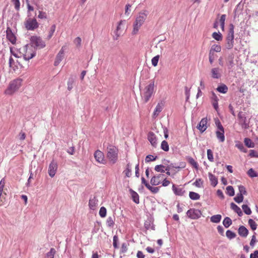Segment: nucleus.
I'll return each instance as SVG.
<instances>
[{"mask_svg":"<svg viewBox=\"0 0 258 258\" xmlns=\"http://www.w3.org/2000/svg\"><path fill=\"white\" fill-rule=\"evenodd\" d=\"M107 158L109 160L110 163L114 164L118 160V149L114 146L109 145L107 147Z\"/></svg>","mask_w":258,"mask_h":258,"instance_id":"1","label":"nucleus"},{"mask_svg":"<svg viewBox=\"0 0 258 258\" xmlns=\"http://www.w3.org/2000/svg\"><path fill=\"white\" fill-rule=\"evenodd\" d=\"M155 84L154 81H151L144 89L141 96L143 99L144 102H148L150 98L154 93Z\"/></svg>","mask_w":258,"mask_h":258,"instance_id":"2","label":"nucleus"},{"mask_svg":"<svg viewBox=\"0 0 258 258\" xmlns=\"http://www.w3.org/2000/svg\"><path fill=\"white\" fill-rule=\"evenodd\" d=\"M146 18L147 14L145 12H142L139 14V16L137 17L133 25L134 28L132 32L133 34L135 35L138 33L140 28L143 24Z\"/></svg>","mask_w":258,"mask_h":258,"instance_id":"3","label":"nucleus"},{"mask_svg":"<svg viewBox=\"0 0 258 258\" xmlns=\"http://www.w3.org/2000/svg\"><path fill=\"white\" fill-rule=\"evenodd\" d=\"M22 79L18 78L12 81L5 91V94L12 95L21 86Z\"/></svg>","mask_w":258,"mask_h":258,"instance_id":"4","label":"nucleus"},{"mask_svg":"<svg viewBox=\"0 0 258 258\" xmlns=\"http://www.w3.org/2000/svg\"><path fill=\"white\" fill-rule=\"evenodd\" d=\"M30 45L35 49H42L45 47V42L40 36H32L30 39Z\"/></svg>","mask_w":258,"mask_h":258,"instance_id":"5","label":"nucleus"},{"mask_svg":"<svg viewBox=\"0 0 258 258\" xmlns=\"http://www.w3.org/2000/svg\"><path fill=\"white\" fill-rule=\"evenodd\" d=\"M234 25L230 24L229 25L228 33L226 37V48L228 49H232L234 46Z\"/></svg>","mask_w":258,"mask_h":258,"instance_id":"6","label":"nucleus"},{"mask_svg":"<svg viewBox=\"0 0 258 258\" xmlns=\"http://www.w3.org/2000/svg\"><path fill=\"white\" fill-rule=\"evenodd\" d=\"M25 27L29 31H34L39 27V23L35 18H29L24 22Z\"/></svg>","mask_w":258,"mask_h":258,"instance_id":"7","label":"nucleus"},{"mask_svg":"<svg viewBox=\"0 0 258 258\" xmlns=\"http://www.w3.org/2000/svg\"><path fill=\"white\" fill-rule=\"evenodd\" d=\"M187 216L191 219H198L202 216V212L199 209L191 208L186 212Z\"/></svg>","mask_w":258,"mask_h":258,"instance_id":"8","label":"nucleus"},{"mask_svg":"<svg viewBox=\"0 0 258 258\" xmlns=\"http://www.w3.org/2000/svg\"><path fill=\"white\" fill-rule=\"evenodd\" d=\"M238 118L239 123L243 128L247 129L249 127V122L247 121L244 113L242 111H240L238 114Z\"/></svg>","mask_w":258,"mask_h":258,"instance_id":"9","label":"nucleus"},{"mask_svg":"<svg viewBox=\"0 0 258 258\" xmlns=\"http://www.w3.org/2000/svg\"><path fill=\"white\" fill-rule=\"evenodd\" d=\"M57 169V164L53 160L51 162L48 166V173L51 177L54 176Z\"/></svg>","mask_w":258,"mask_h":258,"instance_id":"10","label":"nucleus"},{"mask_svg":"<svg viewBox=\"0 0 258 258\" xmlns=\"http://www.w3.org/2000/svg\"><path fill=\"white\" fill-rule=\"evenodd\" d=\"M94 156L96 161L97 162L103 164H105L106 163V160L104 159V154L101 151H96L94 154Z\"/></svg>","mask_w":258,"mask_h":258,"instance_id":"11","label":"nucleus"},{"mask_svg":"<svg viewBox=\"0 0 258 258\" xmlns=\"http://www.w3.org/2000/svg\"><path fill=\"white\" fill-rule=\"evenodd\" d=\"M6 37L7 39L11 42L13 44H15L16 42V37L12 32L11 28L7 27L6 30Z\"/></svg>","mask_w":258,"mask_h":258,"instance_id":"12","label":"nucleus"},{"mask_svg":"<svg viewBox=\"0 0 258 258\" xmlns=\"http://www.w3.org/2000/svg\"><path fill=\"white\" fill-rule=\"evenodd\" d=\"M64 46H62L61 49L59 50V52L56 56L55 61L54 62V65L55 66H57L60 61L63 59L64 57Z\"/></svg>","mask_w":258,"mask_h":258,"instance_id":"13","label":"nucleus"},{"mask_svg":"<svg viewBox=\"0 0 258 258\" xmlns=\"http://www.w3.org/2000/svg\"><path fill=\"white\" fill-rule=\"evenodd\" d=\"M154 219L152 217H148V219L145 221L144 223V227L146 230H148L151 228L153 230H155V226L154 225Z\"/></svg>","mask_w":258,"mask_h":258,"instance_id":"14","label":"nucleus"},{"mask_svg":"<svg viewBox=\"0 0 258 258\" xmlns=\"http://www.w3.org/2000/svg\"><path fill=\"white\" fill-rule=\"evenodd\" d=\"M29 46L28 44L25 45L24 46V49L26 50V53L23 55L24 59L25 60H29V59L32 58L36 55V51H34L32 52L28 51V47Z\"/></svg>","mask_w":258,"mask_h":258,"instance_id":"15","label":"nucleus"},{"mask_svg":"<svg viewBox=\"0 0 258 258\" xmlns=\"http://www.w3.org/2000/svg\"><path fill=\"white\" fill-rule=\"evenodd\" d=\"M207 118H203L199 123L197 125L198 129L201 132L203 133L206 131L207 128Z\"/></svg>","mask_w":258,"mask_h":258,"instance_id":"16","label":"nucleus"},{"mask_svg":"<svg viewBox=\"0 0 258 258\" xmlns=\"http://www.w3.org/2000/svg\"><path fill=\"white\" fill-rule=\"evenodd\" d=\"M222 76L220 70L218 68H214L211 70V77L213 79H219Z\"/></svg>","mask_w":258,"mask_h":258,"instance_id":"17","label":"nucleus"},{"mask_svg":"<svg viewBox=\"0 0 258 258\" xmlns=\"http://www.w3.org/2000/svg\"><path fill=\"white\" fill-rule=\"evenodd\" d=\"M148 139L153 147H156L157 139H156V137L153 132H150L148 133Z\"/></svg>","mask_w":258,"mask_h":258,"instance_id":"18","label":"nucleus"},{"mask_svg":"<svg viewBox=\"0 0 258 258\" xmlns=\"http://www.w3.org/2000/svg\"><path fill=\"white\" fill-rule=\"evenodd\" d=\"M238 234L243 237H246L249 233L248 229L244 226H240L238 229Z\"/></svg>","mask_w":258,"mask_h":258,"instance_id":"19","label":"nucleus"},{"mask_svg":"<svg viewBox=\"0 0 258 258\" xmlns=\"http://www.w3.org/2000/svg\"><path fill=\"white\" fill-rule=\"evenodd\" d=\"M98 200L96 197L90 198L89 201V207L91 210H94L98 205Z\"/></svg>","mask_w":258,"mask_h":258,"instance_id":"20","label":"nucleus"},{"mask_svg":"<svg viewBox=\"0 0 258 258\" xmlns=\"http://www.w3.org/2000/svg\"><path fill=\"white\" fill-rule=\"evenodd\" d=\"M162 176H163V174H158L156 176H153L151 179V180H150V183L152 185H159L161 181H160V178Z\"/></svg>","mask_w":258,"mask_h":258,"instance_id":"21","label":"nucleus"},{"mask_svg":"<svg viewBox=\"0 0 258 258\" xmlns=\"http://www.w3.org/2000/svg\"><path fill=\"white\" fill-rule=\"evenodd\" d=\"M130 193L131 195L133 201L136 204H139L140 202L139 196L138 194L134 191L133 189L130 188L129 189Z\"/></svg>","mask_w":258,"mask_h":258,"instance_id":"22","label":"nucleus"},{"mask_svg":"<svg viewBox=\"0 0 258 258\" xmlns=\"http://www.w3.org/2000/svg\"><path fill=\"white\" fill-rule=\"evenodd\" d=\"M230 208L235 212L237 214V215L239 217H241L243 215V213L242 211L241 210L240 208L237 206L234 203H231L230 204Z\"/></svg>","mask_w":258,"mask_h":258,"instance_id":"23","label":"nucleus"},{"mask_svg":"<svg viewBox=\"0 0 258 258\" xmlns=\"http://www.w3.org/2000/svg\"><path fill=\"white\" fill-rule=\"evenodd\" d=\"M208 176L211 185L215 187L218 184V178L211 172H209Z\"/></svg>","mask_w":258,"mask_h":258,"instance_id":"24","label":"nucleus"},{"mask_svg":"<svg viewBox=\"0 0 258 258\" xmlns=\"http://www.w3.org/2000/svg\"><path fill=\"white\" fill-rule=\"evenodd\" d=\"M172 190L174 194L176 196H181L184 192V190L182 188H178L175 184L172 185Z\"/></svg>","mask_w":258,"mask_h":258,"instance_id":"25","label":"nucleus"},{"mask_svg":"<svg viewBox=\"0 0 258 258\" xmlns=\"http://www.w3.org/2000/svg\"><path fill=\"white\" fill-rule=\"evenodd\" d=\"M216 90L221 93L225 94L228 92V88L225 84H221L218 86Z\"/></svg>","mask_w":258,"mask_h":258,"instance_id":"26","label":"nucleus"},{"mask_svg":"<svg viewBox=\"0 0 258 258\" xmlns=\"http://www.w3.org/2000/svg\"><path fill=\"white\" fill-rule=\"evenodd\" d=\"M115 217L114 216H109L106 220V225L109 228H113L115 225Z\"/></svg>","mask_w":258,"mask_h":258,"instance_id":"27","label":"nucleus"},{"mask_svg":"<svg viewBox=\"0 0 258 258\" xmlns=\"http://www.w3.org/2000/svg\"><path fill=\"white\" fill-rule=\"evenodd\" d=\"M186 160L188 162L192 165L197 170L198 169L199 165L198 163L194 160V159L190 156H187L186 157Z\"/></svg>","mask_w":258,"mask_h":258,"instance_id":"28","label":"nucleus"},{"mask_svg":"<svg viewBox=\"0 0 258 258\" xmlns=\"http://www.w3.org/2000/svg\"><path fill=\"white\" fill-rule=\"evenodd\" d=\"M216 137L220 142H224L225 141L224 131H217L216 132Z\"/></svg>","mask_w":258,"mask_h":258,"instance_id":"29","label":"nucleus"},{"mask_svg":"<svg viewBox=\"0 0 258 258\" xmlns=\"http://www.w3.org/2000/svg\"><path fill=\"white\" fill-rule=\"evenodd\" d=\"M125 176L127 177H130L132 175V167L130 163H128L126 165V168L123 171Z\"/></svg>","mask_w":258,"mask_h":258,"instance_id":"30","label":"nucleus"},{"mask_svg":"<svg viewBox=\"0 0 258 258\" xmlns=\"http://www.w3.org/2000/svg\"><path fill=\"white\" fill-rule=\"evenodd\" d=\"M222 218V216L220 214L215 215L210 218V220L212 222L215 223H218L220 222Z\"/></svg>","mask_w":258,"mask_h":258,"instance_id":"31","label":"nucleus"},{"mask_svg":"<svg viewBox=\"0 0 258 258\" xmlns=\"http://www.w3.org/2000/svg\"><path fill=\"white\" fill-rule=\"evenodd\" d=\"M162 109L163 108L162 106L159 103H158L154 110L153 117L154 118L156 117L158 115L159 113L162 111Z\"/></svg>","mask_w":258,"mask_h":258,"instance_id":"32","label":"nucleus"},{"mask_svg":"<svg viewBox=\"0 0 258 258\" xmlns=\"http://www.w3.org/2000/svg\"><path fill=\"white\" fill-rule=\"evenodd\" d=\"M232 223V220L228 217H225L223 221V224L225 228H228Z\"/></svg>","mask_w":258,"mask_h":258,"instance_id":"33","label":"nucleus"},{"mask_svg":"<svg viewBox=\"0 0 258 258\" xmlns=\"http://www.w3.org/2000/svg\"><path fill=\"white\" fill-rule=\"evenodd\" d=\"M189 197L190 199L192 200H198L200 198V195L199 194L194 191L189 192Z\"/></svg>","mask_w":258,"mask_h":258,"instance_id":"34","label":"nucleus"},{"mask_svg":"<svg viewBox=\"0 0 258 258\" xmlns=\"http://www.w3.org/2000/svg\"><path fill=\"white\" fill-rule=\"evenodd\" d=\"M244 144L248 148H253L254 144L252 142L251 139L248 138L244 139Z\"/></svg>","mask_w":258,"mask_h":258,"instance_id":"35","label":"nucleus"},{"mask_svg":"<svg viewBox=\"0 0 258 258\" xmlns=\"http://www.w3.org/2000/svg\"><path fill=\"white\" fill-rule=\"evenodd\" d=\"M226 194L230 197H232L235 194L234 189L233 186L229 185L226 187Z\"/></svg>","mask_w":258,"mask_h":258,"instance_id":"36","label":"nucleus"},{"mask_svg":"<svg viewBox=\"0 0 258 258\" xmlns=\"http://www.w3.org/2000/svg\"><path fill=\"white\" fill-rule=\"evenodd\" d=\"M226 236L228 239L231 240L234 238L236 236V234L234 232L230 230H228L226 232Z\"/></svg>","mask_w":258,"mask_h":258,"instance_id":"37","label":"nucleus"},{"mask_svg":"<svg viewBox=\"0 0 258 258\" xmlns=\"http://www.w3.org/2000/svg\"><path fill=\"white\" fill-rule=\"evenodd\" d=\"M248 223L252 230L254 231L256 229L257 225L253 220L249 219L248 221Z\"/></svg>","mask_w":258,"mask_h":258,"instance_id":"38","label":"nucleus"},{"mask_svg":"<svg viewBox=\"0 0 258 258\" xmlns=\"http://www.w3.org/2000/svg\"><path fill=\"white\" fill-rule=\"evenodd\" d=\"M221 50V47L219 45H213L210 50V52L215 53V52H219Z\"/></svg>","mask_w":258,"mask_h":258,"instance_id":"39","label":"nucleus"},{"mask_svg":"<svg viewBox=\"0 0 258 258\" xmlns=\"http://www.w3.org/2000/svg\"><path fill=\"white\" fill-rule=\"evenodd\" d=\"M55 29H56L55 24H53L51 26L50 29L49 31V34L48 35V36L47 37V39L49 40L52 37V36L53 35L54 32H55Z\"/></svg>","mask_w":258,"mask_h":258,"instance_id":"40","label":"nucleus"},{"mask_svg":"<svg viewBox=\"0 0 258 258\" xmlns=\"http://www.w3.org/2000/svg\"><path fill=\"white\" fill-rule=\"evenodd\" d=\"M212 37L217 41H221L222 40V35L221 33L219 32H214L212 34Z\"/></svg>","mask_w":258,"mask_h":258,"instance_id":"41","label":"nucleus"},{"mask_svg":"<svg viewBox=\"0 0 258 258\" xmlns=\"http://www.w3.org/2000/svg\"><path fill=\"white\" fill-rule=\"evenodd\" d=\"M55 250L53 248H51L49 252H48L45 255V258H54V254L55 253Z\"/></svg>","mask_w":258,"mask_h":258,"instance_id":"42","label":"nucleus"},{"mask_svg":"<svg viewBox=\"0 0 258 258\" xmlns=\"http://www.w3.org/2000/svg\"><path fill=\"white\" fill-rule=\"evenodd\" d=\"M161 148L164 151L167 152L169 151V145L166 141H163L161 143Z\"/></svg>","mask_w":258,"mask_h":258,"instance_id":"43","label":"nucleus"},{"mask_svg":"<svg viewBox=\"0 0 258 258\" xmlns=\"http://www.w3.org/2000/svg\"><path fill=\"white\" fill-rule=\"evenodd\" d=\"M247 174L249 177L252 178L258 176V173H256L252 168L249 169L248 170Z\"/></svg>","mask_w":258,"mask_h":258,"instance_id":"44","label":"nucleus"},{"mask_svg":"<svg viewBox=\"0 0 258 258\" xmlns=\"http://www.w3.org/2000/svg\"><path fill=\"white\" fill-rule=\"evenodd\" d=\"M242 209L245 214L250 215L251 214V209L247 205H243L242 206Z\"/></svg>","mask_w":258,"mask_h":258,"instance_id":"45","label":"nucleus"},{"mask_svg":"<svg viewBox=\"0 0 258 258\" xmlns=\"http://www.w3.org/2000/svg\"><path fill=\"white\" fill-rule=\"evenodd\" d=\"M243 196L241 194L238 193L236 196L234 198V200L239 204L243 201Z\"/></svg>","mask_w":258,"mask_h":258,"instance_id":"46","label":"nucleus"},{"mask_svg":"<svg viewBox=\"0 0 258 258\" xmlns=\"http://www.w3.org/2000/svg\"><path fill=\"white\" fill-rule=\"evenodd\" d=\"M106 209L104 207H101L100 209L99 214L101 218H104L106 216Z\"/></svg>","mask_w":258,"mask_h":258,"instance_id":"47","label":"nucleus"},{"mask_svg":"<svg viewBox=\"0 0 258 258\" xmlns=\"http://www.w3.org/2000/svg\"><path fill=\"white\" fill-rule=\"evenodd\" d=\"M203 184V181L201 178H198L195 182L193 183V185L197 187H201Z\"/></svg>","mask_w":258,"mask_h":258,"instance_id":"48","label":"nucleus"},{"mask_svg":"<svg viewBox=\"0 0 258 258\" xmlns=\"http://www.w3.org/2000/svg\"><path fill=\"white\" fill-rule=\"evenodd\" d=\"M74 83V80L73 78H70L69 79L67 85H68V90L71 91L73 88V84Z\"/></svg>","mask_w":258,"mask_h":258,"instance_id":"49","label":"nucleus"},{"mask_svg":"<svg viewBox=\"0 0 258 258\" xmlns=\"http://www.w3.org/2000/svg\"><path fill=\"white\" fill-rule=\"evenodd\" d=\"M157 156L154 157V156L152 155H148L145 158V162L146 163L149 162L150 161H153L157 159Z\"/></svg>","mask_w":258,"mask_h":258,"instance_id":"50","label":"nucleus"},{"mask_svg":"<svg viewBox=\"0 0 258 258\" xmlns=\"http://www.w3.org/2000/svg\"><path fill=\"white\" fill-rule=\"evenodd\" d=\"M165 166L163 165H157L155 167V170L157 172H160L161 173H164L165 172V170L164 168H165Z\"/></svg>","mask_w":258,"mask_h":258,"instance_id":"51","label":"nucleus"},{"mask_svg":"<svg viewBox=\"0 0 258 258\" xmlns=\"http://www.w3.org/2000/svg\"><path fill=\"white\" fill-rule=\"evenodd\" d=\"M118 241V236L117 235H114L113 237V246L114 247V248H118L119 247Z\"/></svg>","mask_w":258,"mask_h":258,"instance_id":"52","label":"nucleus"},{"mask_svg":"<svg viewBox=\"0 0 258 258\" xmlns=\"http://www.w3.org/2000/svg\"><path fill=\"white\" fill-rule=\"evenodd\" d=\"M207 157L209 160L211 162L214 161L213 152L211 149L207 150Z\"/></svg>","mask_w":258,"mask_h":258,"instance_id":"53","label":"nucleus"},{"mask_svg":"<svg viewBox=\"0 0 258 258\" xmlns=\"http://www.w3.org/2000/svg\"><path fill=\"white\" fill-rule=\"evenodd\" d=\"M215 124H216L218 129L219 131H224V127L222 126V125L221 122L220 121V120H219V119L217 118L215 120Z\"/></svg>","mask_w":258,"mask_h":258,"instance_id":"54","label":"nucleus"},{"mask_svg":"<svg viewBox=\"0 0 258 258\" xmlns=\"http://www.w3.org/2000/svg\"><path fill=\"white\" fill-rule=\"evenodd\" d=\"M147 188L150 190L153 194L157 193L159 190V188L158 187H153L149 185Z\"/></svg>","mask_w":258,"mask_h":258,"instance_id":"55","label":"nucleus"},{"mask_svg":"<svg viewBox=\"0 0 258 258\" xmlns=\"http://www.w3.org/2000/svg\"><path fill=\"white\" fill-rule=\"evenodd\" d=\"M159 55H157L155 56H154L152 59V65L154 66V67H156L157 66V64H158V61H159Z\"/></svg>","mask_w":258,"mask_h":258,"instance_id":"56","label":"nucleus"},{"mask_svg":"<svg viewBox=\"0 0 258 258\" xmlns=\"http://www.w3.org/2000/svg\"><path fill=\"white\" fill-rule=\"evenodd\" d=\"M238 189L239 191L238 194H241L243 195H246L247 193L245 187L242 185H240L238 186Z\"/></svg>","mask_w":258,"mask_h":258,"instance_id":"57","label":"nucleus"},{"mask_svg":"<svg viewBox=\"0 0 258 258\" xmlns=\"http://www.w3.org/2000/svg\"><path fill=\"white\" fill-rule=\"evenodd\" d=\"M128 244H127L126 243H123L121 244V249H120V252L121 253H125L127 250V245Z\"/></svg>","mask_w":258,"mask_h":258,"instance_id":"58","label":"nucleus"},{"mask_svg":"<svg viewBox=\"0 0 258 258\" xmlns=\"http://www.w3.org/2000/svg\"><path fill=\"white\" fill-rule=\"evenodd\" d=\"M12 3L15 5V8L17 10H19L20 8V3L19 0H12Z\"/></svg>","mask_w":258,"mask_h":258,"instance_id":"59","label":"nucleus"},{"mask_svg":"<svg viewBox=\"0 0 258 258\" xmlns=\"http://www.w3.org/2000/svg\"><path fill=\"white\" fill-rule=\"evenodd\" d=\"M5 181L4 178H3L0 181V195H2V193L4 190V187L5 186Z\"/></svg>","mask_w":258,"mask_h":258,"instance_id":"60","label":"nucleus"},{"mask_svg":"<svg viewBox=\"0 0 258 258\" xmlns=\"http://www.w3.org/2000/svg\"><path fill=\"white\" fill-rule=\"evenodd\" d=\"M184 89L185 94L186 96V101H188L190 96V89L188 88L187 87L185 86Z\"/></svg>","mask_w":258,"mask_h":258,"instance_id":"61","label":"nucleus"},{"mask_svg":"<svg viewBox=\"0 0 258 258\" xmlns=\"http://www.w3.org/2000/svg\"><path fill=\"white\" fill-rule=\"evenodd\" d=\"M214 55H215V53L211 52L209 51V62L211 64L213 63V61L214 60V59H215Z\"/></svg>","mask_w":258,"mask_h":258,"instance_id":"62","label":"nucleus"},{"mask_svg":"<svg viewBox=\"0 0 258 258\" xmlns=\"http://www.w3.org/2000/svg\"><path fill=\"white\" fill-rule=\"evenodd\" d=\"M255 234H256V233L254 232V235L251 237V240L250 242V245L251 247H253L254 246L255 243L256 241Z\"/></svg>","mask_w":258,"mask_h":258,"instance_id":"63","label":"nucleus"},{"mask_svg":"<svg viewBox=\"0 0 258 258\" xmlns=\"http://www.w3.org/2000/svg\"><path fill=\"white\" fill-rule=\"evenodd\" d=\"M38 18L41 19H46L47 15L45 12H42L41 11H39V15L38 16Z\"/></svg>","mask_w":258,"mask_h":258,"instance_id":"64","label":"nucleus"}]
</instances>
